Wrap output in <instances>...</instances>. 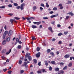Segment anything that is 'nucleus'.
<instances>
[{"label": "nucleus", "mask_w": 74, "mask_h": 74, "mask_svg": "<svg viewBox=\"0 0 74 74\" xmlns=\"http://www.w3.org/2000/svg\"><path fill=\"white\" fill-rule=\"evenodd\" d=\"M64 73V71L63 70H60L59 71L58 73H56V74H63Z\"/></svg>", "instance_id": "nucleus-1"}, {"label": "nucleus", "mask_w": 74, "mask_h": 74, "mask_svg": "<svg viewBox=\"0 0 74 74\" xmlns=\"http://www.w3.org/2000/svg\"><path fill=\"white\" fill-rule=\"evenodd\" d=\"M24 5H25L24 3H23L21 4V5L20 8L21 10H23L24 8H23V7H24Z\"/></svg>", "instance_id": "nucleus-2"}, {"label": "nucleus", "mask_w": 74, "mask_h": 74, "mask_svg": "<svg viewBox=\"0 0 74 74\" xmlns=\"http://www.w3.org/2000/svg\"><path fill=\"white\" fill-rule=\"evenodd\" d=\"M34 24H37V25H39L41 23V22L39 21V22H33Z\"/></svg>", "instance_id": "nucleus-3"}, {"label": "nucleus", "mask_w": 74, "mask_h": 74, "mask_svg": "<svg viewBox=\"0 0 74 74\" xmlns=\"http://www.w3.org/2000/svg\"><path fill=\"white\" fill-rule=\"evenodd\" d=\"M24 66H25L26 69H27L28 67V65L27 64V62H24Z\"/></svg>", "instance_id": "nucleus-4"}, {"label": "nucleus", "mask_w": 74, "mask_h": 74, "mask_svg": "<svg viewBox=\"0 0 74 74\" xmlns=\"http://www.w3.org/2000/svg\"><path fill=\"white\" fill-rule=\"evenodd\" d=\"M13 33V32L11 30H10L9 31L8 33V35L9 36H11L12 34V33Z\"/></svg>", "instance_id": "nucleus-5"}, {"label": "nucleus", "mask_w": 74, "mask_h": 74, "mask_svg": "<svg viewBox=\"0 0 74 74\" xmlns=\"http://www.w3.org/2000/svg\"><path fill=\"white\" fill-rule=\"evenodd\" d=\"M64 57L65 58H66V59H67V58H69L70 57V55H66L65 56H64Z\"/></svg>", "instance_id": "nucleus-6"}, {"label": "nucleus", "mask_w": 74, "mask_h": 74, "mask_svg": "<svg viewBox=\"0 0 74 74\" xmlns=\"http://www.w3.org/2000/svg\"><path fill=\"white\" fill-rule=\"evenodd\" d=\"M40 56V53L38 52V53L36 54V58H39Z\"/></svg>", "instance_id": "nucleus-7"}, {"label": "nucleus", "mask_w": 74, "mask_h": 74, "mask_svg": "<svg viewBox=\"0 0 74 74\" xmlns=\"http://www.w3.org/2000/svg\"><path fill=\"white\" fill-rule=\"evenodd\" d=\"M42 45H43V46H45H45H46V42H45V41H43L42 42Z\"/></svg>", "instance_id": "nucleus-8"}, {"label": "nucleus", "mask_w": 74, "mask_h": 74, "mask_svg": "<svg viewBox=\"0 0 74 74\" xmlns=\"http://www.w3.org/2000/svg\"><path fill=\"white\" fill-rule=\"evenodd\" d=\"M29 56H30V53H27L25 56V58H29Z\"/></svg>", "instance_id": "nucleus-9"}, {"label": "nucleus", "mask_w": 74, "mask_h": 74, "mask_svg": "<svg viewBox=\"0 0 74 74\" xmlns=\"http://www.w3.org/2000/svg\"><path fill=\"white\" fill-rule=\"evenodd\" d=\"M31 27L32 28H33V29H36V28H37V26H36V25H32Z\"/></svg>", "instance_id": "nucleus-10"}, {"label": "nucleus", "mask_w": 74, "mask_h": 74, "mask_svg": "<svg viewBox=\"0 0 74 74\" xmlns=\"http://www.w3.org/2000/svg\"><path fill=\"white\" fill-rule=\"evenodd\" d=\"M48 29L49 30H50L51 33H52V32H53V31H52V28L51 27H49Z\"/></svg>", "instance_id": "nucleus-11"}, {"label": "nucleus", "mask_w": 74, "mask_h": 74, "mask_svg": "<svg viewBox=\"0 0 74 74\" xmlns=\"http://www.w3.org/2000/svg\"><path fill=\"white\" fill-rule=\"evenodd\" d=\"M11 52V49H10L9 51H8V52L6 53V55H8Z\"/></svg>", "instance_id": "nucleus-12"}, {"label": "nucleus", "mask_w": 74, "mask_h": 74, "mask_svg": "<svg viewBox=\"0 0 74 74\" xmlns=\"http://www.w3.org/2000/svg\"><path fill=\"white\" fill-rule=\"evenodd\" d=\"M11 39V37H8L6 41L7 42H9L10 41V39Z\"/></svg>", "instance_id": "nucleus-13"}, {"label": "nucleus", "mask_w": 74, "mask_h": 74, "mask_svg": "<svg viewBox=\"0 0 74 74\" xmlns=\"http://www.w3.org/2000/svg\"><path fill=\"white\" fill-rule=\"evenodd\" d=\"M32 59V58L31 56H29L28 57V60L29 61H31Z\"/></svg>", "instance_id": "nucleus-14"}, {"label": "nucleus", "mask_w": 74, "mask_h": 74, "mask_svg": "<svg viewBox=\"0 0 74 74\" xmlns=\"http://www.w3.org/2000/svg\"><path fill=\"white\" fill-rule=\"evenodd\" d=\"M58 15V14H57V16L55 15H53L50 16V18H54V17H56V16H57Z\"/></svg>", "instance_id": "nucleus-15"}, {"label": "nucleus", "mask_w": 74, "mask_h": 74, "mask_svg": "<svg viewBox=\"0 0 74 74\" xmlns=\"http://www.w3.org/2000/svg\"><path fill=\"white\" fill-rule=\"evenodd\" d=\"M6 44V41L5 40H3L2 42L3 45H5Z\"/></svg>", "instance_id": "nucleus-16"}, {"label": "nucleus", "mask_w": 74, "mask_h": 74, "mask_svg": "<svg viewBox=\"0 0 74 74\" xmlns=\"http://www.w3.org/2000/svg\"><path fill=\"white\" fill-rule=\"evenodd\" d=\"M55 71H59V68H56L55 69Z\"/></svg>", "instance_id": "nucleus-17"}, {"label": "nucleus", "mask_w": 74, "mask_h": 74, "mask_svg": "<svg viewBox=\"0 0 74 74\" xmlns=\"http://www.w3.org/2000/svg\"><path fill=\"white\" fill-rule=\"evenodd\" d=\"M17 48L18 49H21L22 48V46L21 45H18L17 47Z\"/></svg>", "instance_id": "nucleus-18"}, {"label": "nucleus", "mask_w": 74, "mask_h": 74, "mask_svg": "<svg viewBox=\"0 0 74 74\" xmlns=\"http://www.w3.org/2000/svg\"><path fill=\"white\" fill-rule=\"evenodd\" d=\"M37 9V7L36 6H34L33 7V10L34 11H35Z\"/></svg>", "instance_id": "nucleus-19"}, {"label": "nucleus", "mask_w": 74, "mask_h": 74, "mask_svg": "<svg viewBox=\"0 0 74 74\" xmlns=\"http://www.w3.org/2000/svg\"><path fill=\"white\" fill-rule=\"evenodd\" d=\"M50 55H51L52 56H55V54L53 52H50Z\"/></svg>", "instance_id": "nucleus-20"}, {"label": "nucleus", "mask_w": 74, "mask_h": 74, "mask_svg": "<svg viewBox=\"0 0 74 74\" xmlns=\"http://www.w3.org/2000/svg\"><path fill=\"white\" fill-rule=\"evenodd\" d=\"M14 18L15 19H16L17 20H19V19H20V18H18L17 17H14Z\"/></svg>", "instance_id": "nucleus-21"}, {"label": "nucleus", "mask_w": 74, "mask_h": 74, "mask_svg": "<svg viewBox=\"0 0 74 74\" xmlns=\"http://www.w3.org/2000/svg\"><path fill=\"white\" fill-rule=\"evenodd\" d=\"M8 31H5L4 33V34H5V35H7V34H8Z\"/></svg>", "instance_id": "nucleus-22"}, {"label": "nucleus", "mask_w": 74, "mask_h": 74, "mask_svg": "<svg viewBox=\"0 0 74 74\" xmlns=\"http://www.w3.org/2000/svg\"><path fill=\"white\" fill-rule=\"evenodd\" d=\"M13 4L15 7H17L18 5V4L16 3H14Z\"/></svg>", "instance_id": "nucleus-23"}, {"label": "nucleus", "mask_w": 74, "mask_h": 74, "mask_svg": "<svg viewBox=\"0 0 74 74\" xmlns=\"http://www.w3.org/2000/svg\"><path fill=\"white\" fill-rule=\"evenodd\" d=\"M51 63L52 64H55L56 63H55V62L54 61H52L51 62Z\"/></svg>", "instance_id": "nucleus-24"}, {"label": "nucleus", "mask_w": 74, "mask_h": 74, "mask_svg": "<svg viewBox=\"0 0 74 74\" xmlns=\"http://www.w3.org/2000/svg\"><path fill=\"white\" fill-rule=\"evenodd\" d=\"M67 69V66H65L64 67L63 70H66Z\"/></svg>", "instance_id": "nucleus-25"}, {"label": "nucleus", "mask_w": 74, "mask_h": 74, "mask_svg": "<svg viewBox=\"0 0 74 74\" xmlns=\"http://www.w3.org/2000/svg\"><path fill=\"white\" fill-rule=\"evenodd\" d=\"M59 64L61 66H62L64 65V63L63 62H60L59 63Z\"/></svg>", "instance_id": "nucleus-26"}, {"label": "nucleus", "mask_w": 74, "mask_h": 74, "mask_svg": "<svg viewBox=\"0 0 74 74\" xmlns=\"http://www.w3.org/2000/svg\"><path fill=\"white\" fill-rule=\"evenodd\" d=\"M5 37H6V35L4 34H3V39H5Z\"/></svg>", "instance_id": "nucleus-27"}, {"label": "nucleus", "mask_w": 74, "mask_h": 74, "mask_svg": "<svg viewBox=\"0 0 74 74\" xmlns=\"http://www.w3.org/2000/svg\"><path fill=\"white\" fill-rule=\"evenodd\" d=\"M6 51V49H3L2 51V53H4L5 52V51Z\"/></svg>", "instance_id": "nucleus-28"}, {"label": "nucleus", "mask_w": 74, "mask_h": 74, "mask_svg": "<svg viewBox=\"0 0 74 74\" xmlns=\"http://www.w3.org/2000/svg\"><path fill=\"white\" fill-rule=\"evenodd\" d=\"M72 66V63L71 62L68 65L69 67H71Z\"/></svg>", "instance_id": "nucleus-29"}, {"label": "nucleus", "mask_w": 74, "mask_h": 74, "mask_svg": "<svg viewBox=\"0 0 74 74\" xmlns=\"http://www.w3.org/2000/svg\"><path fill=\"white\" fill-rule=\"evenodd\" d=\"M10 22H11V24H12V23H13V22H14L13 19H10Z\"/></svg>", "instance_id": "nucleus-30"}, {"label": "nucleus", "mask_w": 74, "mask_h": 74, "mask_svg": "<svg viewBox=\"0 0 74 74\" xmlns=\"http://www.w3.org/2000/svg\"><path fill=\"white\" fill-rule=\"evenodd\" d=\"M51 51V50H50V49H48L47 50V53H50Z\"/></svg>", "instance_id": "nucleus-31"}, {"label": "nucleus", "mask_w": 74, "mask_h": 74, "mask_svg": "<svg viewBox=\"0 0 74 74\" xmlns=\"http://www.w3.org/2000/svg\"><path fill=\"white\" fill-rule=\"evenodd\" d=\"M49 70L50 71H52V68L51 66H50L49 67Z\"/></svg>", "instance_id": "nucleus-32"}, {"label": "nucleus", "mask_w": 74, "mask_h": 74, "mask_svg": "<svg viewBox=\"0 0 74 74\" xmlns=\"http://www.w3.org/2000/svg\"><path fill=\"white\" fill-rule=\"evenodd\" d=\"M69 14L71 15V16H73L74 15V14L72 12H69Z\"/></svg>", "instance_id": "nucleus-33"}, {"label": "nucleus", "mask_w": 74, "mask_h": 74, "mask_svg": "<svg viewBox=\"0 0 74 74\" xmlns=\"http://www.w3.org/2000/svg\"><path fill=\"white\" fill-rule=\"evenodd\" d=\"M68 33H69V32H68V31L64 32V34H65V35H66V34H68Z\"/></svg>", "instance_id": "nucleus-34"}, {"label": "nucleus", "mask_w": 74, "mask_h": 74, "mask_svg": "<svg viewBox=\"0 0 74 74\" xmlns=\"http://www.w3.org/2000/svg\"><path fill=\"white\" fill-rule=\"evenodd\" d=\"M34 61L35 63H37V60L36 59H34Z\"/></svg>", "instance_id": "nucleus-35"}, {"label": "nucleus", "mask_w": 74, "mask_h": 74, "mask_svg": "<svg viewBox=\"0 0 74 74\" xmlns=\"http://www.w3.org/2000/svg\"><path fill=\"white\" fill-rule=\"evenodd\" d=\"M8 6L9 8H11L12 7V5L11 4H10L9 5H8Z\"/></svg>", "instance_id": "nucleus-36"}, {"label": "nucleus", "mask_w": 74, "mask_h": 74, "mask_svg": "<svg viewBox=\"0 0 74 74\" xmlns=\"http://www.w3.org/2000/svg\"><path fill=\"white\" fill-rule=\"evenodd\" d=\"M18 63L20 64H21L22 63V61L21 60H19L18 62Z\"/></svg>", "instance_id": "nucleus-37"}, {"label": "nucleus", "mask_w": 74, "mask_h": 74, "mask_svg": "<svg viewBox=\"0 0 74 74\" xmlns=\"http://www.w3.org/2000/svg\"><path fill=\"white\" fill-rule=\"evenodd\" d=\"M57 8L55 7L53 8V10L54 11H56V10H57Z\"/></svg>", "instance_id": "nucleus-38"}, {"label": "nucleus", "mask_w": 74, "mask_h": 74, "mask_svg": "<svg viewBox=\"0 0 74 74\" xmlns=\"http://www.w3.org/2000/svg\"><path fill=\"white\" fill-rule=\"evenodd\" d=\"M5 8V6H0V8L3 9Z\"/></svg>", "instance_id": "nucleus-39"}, {"label": "nucleus", "mask_w": 74, "mask_h": 74, "mask_svg": "<svg viewBox=\"0 0 74 74\" xmlns=\"http://www.w3.org/2000/svg\"><path fill=\"white\" fill-rule=\"evenodd\" d=\"M32 40H36V38H35V37L33 36L32 37Z\"/></svg>", "instance_id": "nucleus-40"}, {"label": "nucleus", "mask_w": 74, "mask_h": 74, "mask_svg": "<svg viewBox=\"0 0 74 74\" xmlns=\"http://www.w3.org/2000/svg\"><path fill=\"white\" fill-rule=\"evenodd\" d=\"M37 51H39L40 50V48L39 47H38L37 48Z\"/></svg>", "instance_id": "nucleus-41"}, {"label": "nucleus", "mask_w": 74, "mask_h": 74, "mask_svg": "<svg viewBox=\"0 0 74 74\" xmlns=\"http://www.w3.org/2000/svg\"><path fill=\"white\" fill-rule=\"evenodd\" d=\"M16 42L17 43L19 42V39L18 38H16Z\"/></svg>", "instance_id": "nucleus-42"}, {"label": "nucleus", "mask_w": 74, "mask_h": 74, "mask_svg": "<svg viewBox=\"0 0 74 74\" xmlns=\"http://www.w3.org/2000/svg\"><path fill=\"white\" fill-rule=\"evenodd\" d=\"M42 70L43 73H46V71H45V69H42Z\"/></svg>", "instance_id": "nucleus-43"}, {"label": "nucleus", "mask_w": 74, "mask_h": 74, "mask_svg": "<svg viewBox=\"0 0 74 74\" xmlns=\"http://www.w3.org/2000/svg\"><path fill=\"white\" fill-rule=\"evenodd\" d=\"M68 3H67V4H71V3H72L71 1H68Z\"/></svg>", "instance_id": "nucleus-44"}, {"label": "nucleus", "mask_w": 74, "mask_h": 74, "mask_svg": "<svg viewBox=\"0 0 74 74\" xmlns=\"http://www.w3.org/2000/svg\"><path fill=\"white\" fill-rule=\"evenodd\" d=\"M40 6L41 7H45V6H44V4L43 3H41Z\"/></svg>", "instance_id": "nucleus-45"}, {"label": "nucleus", "mask_w": 74, "mask_h": 74, "mask_svg": "<svg viewBox=\"0 0 74 74\" xmlns=\"http://www.w3.org/2000/svg\"><path fill=\"white\" fill-rule=\"evenodd\" d=\"M12 71H8V74H11V72Z\"/></svg>", "instance_id": "nucleus-46"}, {"label": "nucleus", "mask_w": 74, "mask_h": 74, "mask_svg": "<svg viewBox=\"0 0 74 74\" xmlns=\"http://www.w3.org/2000/svg\"><path fill=\"white\" fill-rule=\"evenodd\" d=\"M37 73L38 74H41V71H37Z\"/></svg>", "instance_id": "nucleus-47"}, {"label": "nucleus", "mask_w": 74, "mask_h": 74, "mask_svg": "<svg viewBox=\"0 0 74 74\" xmlns=\"http://www.w3.org/2000/svg\"><path fill=\"white\" fill-rule=\"evenodd\" d=\"M3 70L4 72H5V71L7 70V69H3Z\"/></svg>", "instance_id": "nucleus-48"}, {"label": "nucleus", "mask_w": 74, "mask_h": 74, "mask_svg": "<svg viewBox=\"0 0 74 74\" xmlns=\"http://www.w3.org/2000/svg\"><path fill=\"white\" fill-rule=\"evenodd\" d=\"M73 59V56L71 57H70V60H71Z\"/></svg>", "instance_id": "nucleus-49"}, {"label": "nucleus", "mask_w": 74, "mask_h": 74, "mask_svg": "<svg viewBox=\"0 0 74 74\" xmlns=\"http://www.w3.org/2000/svg\"><path fill=\"white\" fill-rule=\"evenodd\" d=\"M62 34V33H60L58 34V36H60Z\"/></svg>", "instance_id": "nucleus-50"}, {"label": "nucleus", "mask_w": 74, "mask_h": 74, "mask_svg": "<svg viewBox=\"0 0 74 74\" xmlns=\"http://www.w3.org/2000/svg\"><path fill=\"white\" fill-rule=\"evenodd\" d=\"M38 65L39 66H40L41 65V62H39L38 64Z\"/></svg>", "instance_id": "nucleus-51"}, {"label": "nucleus", "mask_w": 74, "mask_h": 74, "mask_svg": "<svg viewBox=\"0 0 74 74\" xmlns=\"http://www.w3.org/2000/svg\"><path fill=\"white\" fill-rule=\"evenodd\" d=\"M69 17H70V16H66V19H69Z\"/></svg>", "instance_id": "nucleus-52"}, {"label": "nucleus", "mask_w": 74, "mask_h": 74, "mask_svg": "<svg viewBox=\"0 0 74 74\" xmlns=\"http://www.w3.org/2000/svg\"><path fill=\"white\" fill-rule=\"evenodd\" d=\"M47 8L49 7V5L48 4V3H47Z\"/></svg>", "instance_id": "nucleus-53"}, {"label": "nucleus", "mask_w": 74, "mask_h": 74, "mask_svg": "<svg viewBox=\"0 0 74 74\" xmlns=\"http://www.w3.org/2000/svg\"><path fill=\"white\" fill-rule=\"evenodd\" d=\"M13 21H14V22L15 23H17V21H16V20L14 19H13Z\"/></svg>", "instance_id": "nucleus-54"}, {"label": "nucleus", "mask_w": 74, "mask_h": 74, "mask_svg": "<svg viewBox=\"0 0 74 74\" xmlns=\"http://www.w3.org/2000/svg\"><path fill=\"white\" fill-rule=\"evenodd\" d=\"M1 58L3 59V60H5V57L3 56L1 57Z\"/></svg>", "instance_id": "nucleus-55"}, {"label": "nucleus", "mask_w": 74, "mask_h": 74, "mask_svg": "<svg viewBox=\"0 0 74 74\" xmlns=\"http://www.w3.org/2000/svg\"><path fill=\"white\" fill-rule=\"evenodd\" d=\"M56 55H59V51H57L56 52Z\"/></svg>", "instance_id": "nucleus-56"}, {"label": "nucleus", "mask_w": 74, "mask_h": 74, "mask_svg": "<svg viewBox=\"0 0 74 74\" xmlns=\"http://www.w3.org/2000/svg\"><path fill=\"white\" fill-rule=\"evenodd\" d=\"M61 27V25H60V24H58L57 25V27Z\"/></svg>", "instance_id": "nucleus-57"}, {"label": "nucleus", "mask_w": 74, "mask_h": 74, "mask_svg": "<svg viewBox=\"0 0 74 74\" xmlns=\"http://www.w3.org/2000/svg\"><path fill=\"white\" fill-rule=\"evenodd\" d=\"M29 18V20L32 19H35L33 17H30V18Z\"/></svg>", "instance_id": "nucleus-58"}, {"label": "nucleus", "mask_w": 74, "mask_h": 74, "mask_svg": "<svg viewBox=\"0 0 74 74\" xmlns=\"http://www.w3.org/2000/svg\"><path fill=\"white\" fill-rule=\"evenodd\" d=\"M9 15H10V16H12L13 15V14L12 13H9L8 14Z\"/></svg>", "instance_id": "nucleus-59"}, {"label": "nucleus", "mask_w": 74, "mask_h": 74, "mask_svg": "<svg viewBox=\"0 0 74 74\" xmlns=\"http://www.w3.org/2000/svg\"><path fill=\"white\" fill-rule=\"evenodd\" d=\"M20 8V6H18L16 8H17V9H19Z\"/></svg>", "instance_id": "nucleus-60"}, {"label": "nucleus", "mask_w": 74, "mask_h": 74, "mask_svg": "<svg viewBox=\"0 0 74 74\" xmlns=\"http://www.w3.org/2000/svg\"><path fill=\"white\" fill-rule=\"evenodd\" d=\"M56 40V39H55V38H53L52 40V41H55Z\"/></svg>", "instance_id": "nucleus-61"}, {"label": "nucleus", "mask_w": 74, "mask_h": 74, "mask_svg": "<svg viewBox=\"0 0 74 74\" xmlns=\"http://www.w3.org/2000/svg\"><path fill=\"white\" fill-rule=\"evenodd\" d=\"M59 7H62V4L60 3L59 5Z\"/></svg>", "instance_id": "nucleus-62"}, {"label": "nucleus", "mask_w": 74, "mask_h": 74, "mask_svg": "<svg viewBox=\"0 0 74 74\" xmlns=\"http://www.w3.org/2000/svg\"><path fill=\"white\" fill-rule=\"evenodd\" d=\"M24 72V71L23 70H21V73H23Z\"/></svg>", "instance_id": "nucleus-63"}, {"label": "nucleus", "mask_w": 74, "mask_h": 74, "mask_svg": "<svg viewBox=\"0 0 74 74\" xmlns=\"http://www.w3.org/2000/svg\"><path fill=\"white\" fill-rule=\"evenodd\" d=\"M40 10H43V8L42 7H40Z\"/></svg>", "instance_id": "nucleus-64"}]
</instances>
